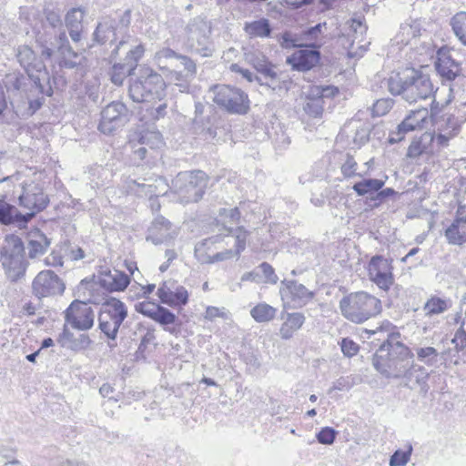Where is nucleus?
<instances>
[{
	"label": "nucleus",
	"mask_w": 466,
	"mask_h": 466,
	"mask_svg": "<svg viewBox=\"0 0 466 466\" xmlns=\"http://www.w3.org/2000/svg\"><path fill=\"white\" fill-rule=\"evenodd\" d=\"M178 234L177 227L162 216L154 218L148 228L147 240L155 245L166 243L174 239Z\"/></svg>",
	"instance_id": "412c9836"
},
{
	"label": "nucleus",
	"mask_w": 466,
	"mask_h": 466,
	"mask_svg": "<svg viewBox=\"0 0 466 466\" xmlns=\"http://www.w3.org/2000/svg\"><path fill=\"white\" fill-rule=\"evenodd\" d=\"M431 122V111L426 107H420L412 110L410 114L400 123L397 130L391 132L389 141L391 144L400 142L408 132L422 129L427 127Z\"/></svg>",
	"instance_id": "f8f14e48"
},
{
	"label": "nucleus",
	"mask_w": 466,
	"mask_h": 466,
	"mask_svg": "<svg viewBox=\"0 0 466 466\" xmlns=\"http://www.w3.org/2000/svg\"><path fill=\"white\" fill-rule=\"evenodd\" d=\"M138 141L150 149L160 148L164 145L162 135L155 129H146L138 135Z\"/></svg>",
	"instance_id": "ea45409f"
},
{
	"label": "nucleus",
	"mask_w": 466,
	"mask_h": 466,
	"mask_svg": "<svg viewBox=\"0 0 466 466\" xmlns=\"http://www.w3.org/2000/svg\"><path fill=\"white\" fill-rule=\"evenodd\" d=\"M127 317V306L119 299L111 298L102 305L100 309L99 329L109 339L115 340L118 329Z\"/></svg>",
	"instance_id": "6e6552de"
},
{
	"label": "nucleus",
	"mask_w": 466,
	"mask_h": 466,
	"mask_svg": "<svg viewBox=\"0 0 466 466\" xmlns=\"http://www.w3.org/2000/svg\"><path fill=\"white\" fill-rule=\"evenodd\" d=\"M27 250L30 258H35L47 250L50 239L38 228H33L27 233Z\"/></svg>",
	"instance_id": "7c9ffc66"
},
{
	"label": "nucleus",
	"mask_w": 466,
	"mask_h": 466,
	"mask_svg": "<svg viewBox=\"0 0 466 466\" xmlns=\"http://www.w3.org/2000/svg\"><path fill=\"white\" fill-rule=\"evenodd\" d=\"M174 288V283L170 281L164 282L162 286L158 288L157 296L162 303L167 304V302H172L169 294H172Z\"/></svg>",
	"instance_id": "338daca9"
},
{
	"label": "nucleus",
	"mask_w": 466,
	"mask_h": 466,
	"mask_svg": "<svg viewBox=\"0 0 466 466\" xmlns=\"http://www.w3.org/2000/svg\"><path fill=\"white\" fill-rule=\"evenodd\" d=\"M341 351L347 357H353L359 351V345L350 339H343L341 343Z\"/></svg>",
	"instance_id": "774afa93"
},
{
	"label": "nucleus",
	"mask_w": 466,
	"mask_h": 466,
	"mask_svg": "<svg viewBox=\"0 0 466 466\" xmlns=\"http://www.w3.org/2000/svg\"><path fill=\"white\" fill-rule=\"evenodd\" d=\"M435 68L438 74L449 81L455 79L461 71L460 63L456 62L450 51L441 48L437 52Z\"/></svg>",
	"instance_id": "a878e982"
},
{
	"label": "nucleus",
	"mask_w": 466,
	"mask_h": 466,
	"mask_svg": "<svg viewBox=\"0 0 466 466\" xmlns=\"http://www.w3.org/2000/svg\"><path fill=\"white\" fill-rule=\"evenodd\" d=\"M213 101L230 114L244 115L249 109L248 95L239 88L227 85H217L210 90Z\"/></svg>",
	"instance_id": "1a4fd4ad"
},
{
	"label": "nucleus",
	"mask_w": 466,
	"mask_h": 466,
	"mask_svg": "<svg viewBox=\"0 0 466 466\" xmlns=\"http://www.w3.org/2000/svg\"><path fill=\"white\" fill-rule=\"evenodd\" d=\"M384 184L385 182L381 179L365 178L355 183L352 188L358 196L362 197L379 191L383 187Z\"/></svg>",
	"instance_id": "58836bf2"
},
{
	"label": "nucleus",
	"mask_w": 466,
	"mask_h": 466,
	"mask_svg": "<svg viewBox=\"0 0 466 466\" xmlns=\"http://www.w3.org/2000/svg\"><path fill=\"white\" fill-rule=\"evenodd\" d=\"M358 162L355 157L347 153L341 158V166L340 170L341 174L345 178H350L353 177H364L368 174V170L365 172H358Z\"/></svg>",
	"instance_id": "79ce46f5"
},
{
	"label": "nucleus",
	"mask_w": 466,
	"mask_h": 466,
	"mask_svg": "<svg viewBox=\"0 0 466 466\" xmlns=\"http://www.w3.org/2000/svg\"><path fill=\"white\" fill-rule=\"evenodd\" d=\"M126 50L124 62L116 63L111 69V81L116 86H121L126 77L136 70L138 61L145 54L144 45H134Z\"/></svg>",
	"instance_id": "4468645a"
},
{
	"label": "nucleus",
	"mask_w": 466,
	"mask_h": 466,
	"mask_svg": "<svg viewBox=\"0 0 466 466\" xmlns=\"http://www.w3.org/2000/svg\"><path fill=\"white\" fill-rule=\"evenodd\" d=\"M387 85L390 94L401 96L410 104L431 97L434 92L428 75L409 67L392 72L387 79Z\"/></svg>",
	"instance_id": "f03ea898"
},
{
	"label": "nucleus",
	"mask_w": 466,
	"mask_h": 466,
	"mask_svg": "<svg viewBox=\"0 0 466 466\" xmlns=\"http://www.w3.org/2000/svg\"><path fill=\"white\" fill-rule=\"evenodd\" d=\"M36 41L42 45V55L46 57L52 56L54 47H56L63 54L66 51L68 54H73L75 58L77 57L76 54L69 46L66 34L62 28L56 29V32L50 31L46 35L38 32L36 34Z\"/></svg>",
	"instance_id": "aec40b11"
},
{
	"label": "nucleus",
	"mask_w": 466,
	"mask_h": 466,
	"mask_svg": "<svg viewBox=\"0 0 466 466\" xmlns=\"http://www.w3.org/2000/svg\"><path fill=\"white\" fill-rule=\"evenodd\" d=\"M178 60L180 61L181 65L184 66L185 70L187 71L185 75V79L183 80L185 84H178L177 85L180 86L183 88H187V82L188 81V78H193L197 72V66L195 62L189 58L187 56L180 55L178 56Z\"/></svg>",
	"instance_id": "8fccbe9b"
},
{
	"label": "nucleus",
	"mask_w": 466,
	"mask_h": 466,
	"mask_svg": "<svg viewBox=\"0 0 466 466\" xmlns=\"http://www.w3.org/2000/svg\"><path fill=\"white\" fill-rule=\"evenodd\" d=\"M129 96L137 103L161 101L166 96L162 76L148 66H141L137 78L129 86Z\"/></svg>",
	"instance_id": "20e7f679"
},
{
	"label": "nucleus",
	"mask_w": 466,
	"mask_h": 466,
	"mask_svg": "<svg viewBox=\"0 0 466 466\" xmlns=\"http://www.w3.org/2000/svg\"><path fill=\"white\" fill-rule=\"evenodd\" d=\"M426 150V146L422 144L421 139H413L408 147L407 157L415 158L420 156Z\"/></svg>",
	"instance_id": "69168bd1"
},
{
	"label": "nucleus",
	"mask_w": 466,
	"mask_h": 466,
	"mask_svg": "<svg viewBox=\"0 0 466 466\" xmlns=\"http://www.w3.org/2000/svg\"><path fill=\"white\" fill-rule=\"evenodd\" d=\"M370 128L369 124H364L361 127H358L353 138L354 143L360 147L369 141L370 138Z\"/></svg>",
	"instance_id": "680f3d73"
},
{
	"label": "nucleus",
	"mask_w": 466,
	"mask_h": 466,
	"mask_svg": "<svg viewBox=\"0 0 466 466\" xmlns=\"http://www.w3.org/2000/svg\"><path fill=\"white\" fill-rule=\"evenodd\" d=\"M417 358L427 366H434L437 362L438 351L433 347L418 348L416 350Z\"/></svg>",
	"instance_id": "de8ad7c7"
},
{
	"label": "nucleus",
	"mask_w": 466,
	"mask_h": 466,
	"mask_svg": "<svg viewBox=\"0 0 466 466\" xmlns=\"http://www.w3.org/2000/svg\"><path fill=\"white\" fill-rule=\"evenodd\" d=\"M453 33L461 44L466 46V12H459L451 19Z\"/></svg>",
	"instance_id": "37998d69"
},
{
	"label": "nucleus",
	"mask_w": 466,
	"mask_h": 466,
	"mask_svg": "<svg viewBox=\"0 0 466 466\" xmlns=\"http://www.w3.org/2000/svg\"><path fill=\"white\" fill-rule=\"evenodd\" d=\"M98 284L109 292L122 291L130 283V278L126 273L116 269H101L97 276Z\"/></svg>",
	"instance_id": "b1692460"
},
{
	"label": "nucleus",
	"mask_w": 466,
	"mask_h": 466,
	"mask_svg": "<svg viewBox=\"0 0 466 466\" xmlns=\"http://www.w3.org/2000/svg\"><path fill=\"white\" fill-rule=\"evenodd\" d=\"M264 276V282L276 284L279 280L272 266L268 262H262L258 268Z\"/></svg>",
	"instance_id": "052dcab7"
},
{
	"label": "nucleus",
	"mask_w": 466,
	"mask_h": 466,
	"mask_svg": "<svg viewBox=\"0 0 466 466\" xmlns=\"http://www.w3.org/2000/svg\"><path fill=\"white\" fill-rule=\"evenodd\" d=\"M65 320L75 329L88 330L94 326L95 312L87 303L74 300L65 311Z\"/></svg>",
	"instance_id": "ddd939ff"
},
{
	"label": "nucleus",
	"mask_w": 466,
	"mask_h": 466,
	"mask_svg": "<svg viewBox=\"0 0 466 466\" xmlns=\"http://www.w3.org/2000/svg\"><path fill=\"white\" fill-rule=\"evenodd\" d=\"M284 319L279 329V336L283 339H289L305 323L306 318L301 312H292L282 315Z\"/></svg>",
	"instance_id": "72a5a7b5"
},
{
	"label": "nucleus",
	"mask_w": 466,
	"mask_h": 466,
	"mask_svg": "<svg viewBox=\"0 0 466 466\" xmlns=\"http://www.w3.org/2000/svg\"><path fill=\"white\" fill-rule=\"evenodd\" d=\"M0 223L4 225L15 223L19 227H22L27 223V221L24 214L19 212L15 206L0 200Z\"/></svg>",
	"instance_id": "c9c22d12"
},
{
	"label": "nucleus",
	"mask_w": 466,
	"mask_h": 466,
	"mask_svg": "<svg viewBox=\"0 0 466 466\" xmlns=\"http://www.w3.org/2000/svg\"><path fill=\"white\" fill-rule=\"evenodd\" d=\"M208 186V177L201 170L180 172L172 180V189L182 204L198 202Z\"/></svg>",
	"instance_id": "39448f33"
},
{
	"label": "nucleus",
	"mask_w": 466,
	"mask_h": 466,
	"mask_svg": "<svg viewBox=\"0 0 466 466\" xmlns=\"http://www.w3.org/2000/svg\"><path fill=\"white\" fill-rule=\"evenodd\" d=\"M169 297L172 302H167V305L170 307L184 306L188 301V292L183 286L175 287Z\"/></svg>",
	"instance_id": "09e8293b"
},
{
	"label": "nucleus",
	"mask_w": 466,
	"mask_h": 466,
	"mask_svg": "<svg viewBox=\"0 0 466 466\" xmlns=\"http://www.w3.org/2000/svg\"><path fill=\"white\" fill-rule=\"evenodd\" d=\"M394 101L391 98L378 99L372 106L371 114L373 116H385L393 106Z\"/></svg>",
	"instance_id": "3c124183"
},
{
	"label": "nucleus",
	"mask_w": 466,
	"mask_h": 466,
	"mask_svg": "<svg viewBox=\"0 0 466 466\" xmlns=\"http://www.w3.org/2000/svg\"><path fill=\"white\" fill-rule=\"evenodd\" d=\"M303 109L309 116L319 117L324 110V100L321 97L310 96L309 90Z\"/></svg>",
	"instance_id": "a18cd8bd"
},
{
	"label": "nucleus",
	"mask_w": 466,
	"mask_h": 466,
	"mask_svg": "<svg viewBox=\"0 0 466 466\" xmlns=\"http://www.w3.org/2000/svg\"><path fill=\"white\" fill-rule=\"evenodd\" d=\"M412 451L411 445L405 451L398 450L396 451L390 459V466H405L410 459Z\"/></svg>",
	"instance_id": "5fc2aeb1"
},
{
	"label": "nucleus",
	"mask_w": 466,
	"mask_h": 466,
	"mask_svg": "<svg viewBox=\"0 0 466 466\" xmlns=\"http://www.w3.org/2000/svg\"><path fill=\"white\" fill-rule=\"evenodd\" d=\"M310 96L321 97H333L339 93V89L333 86H312L309 88Z\"/></svg>",
	"instance_id": "864d4df0"
},
{
	"label": "nucleus",
	"mask_w": 466,
	"mask_h": 466,
	"mask_svg": "<svg viewBox=\"0 0 466 466\" xmlns=\"http://www.w3.org/2000/svg\"><path fill=\"white\" fill-rule=\"evenodd\" d=\"M245 60L251 65L260 75L273 66L267 56L258 50H248L244 53Z\"/></svg>",
	"instance_id": "e433bc0d"
},
{
	"label": "nucleus",
	"mask_w": 466,
	"mask_h": 466,
	"mask_svg": "<svg viewBox=\"0 0 466 466\" xmlns=\"http://www.w3.org/2000/svg\"><path fill=\"white\" fill-rule=\"evenodd\" d=\"M413 353L400 341L394 342L388 335L387 339L380 345L372 358V364L377 371L386 378L399 379L412 376L414 371H420L421 379L417 383H426L429 373L424 367L414 365Z\"/></svg>",
	"instance_id": "f257e3e1"
},
{
	"label": "nucleus",
	"mask_w": 466,
	"mask_h": 466,
	"mask_svg": "<svg viewBox=\"0 0 466 466\" xmlns=\"http://www.w3.org/2000/svg\"><path fill=\"white\" fill-rule=\"evenodd\" d=\"M320 53L319 49L306 47L295 52L288 58V63L298 71H309L319 64Z\"/></svg>",
	"instance_id": "cd10ccee"
},
{
	"label": "nucleus",
	"mask_w": 466,
	"mask_h": 466,
	"mask_svg": "<svg viewBox=\"0 0 466 466\" xmlns=\"http://www.w3.org/2000/svg\"><path fill=\"white\" fill-rule=\"evenodd\" d=\"M27 78L23 75L14 74L8 76L7 85L8 88L16 91H24Z\"/></svg>",
	"instance_id": "e2e57ef3"
},
{
	"label": "nucleus",
	"mask_w": 466,
	"mask_h": 466,
	"mask_svg": "<svg viewBox=\"0 0 466 466\" xmlns=\"http://www.w3.org/2000/svg\"><path fill=\"white\" fill-rule=\"evenodd\" d=\"M135 309L138 313L153 319L162 326H165V330L174 333L175 329H170L168 326L176 322L177 316L168 309L152 301L139 302L136 304Z\"/></svg>",
	"instance_id": "6ab92c4d"
},
{
	"label": "nucleus",
	"mask_w": 466,
	"mask_h": 466,
	"mask_svg": "<svg viewBox=\"0 0 466 466\" xmlns=\"http://www.w3.org/2000/svg\"><path fill=\"white\" fill-rule=\"evenodd\" d=\"M391 260L382 256L372 257L368 264L370 279L380 289L388 290L394 282Z\"/></svg>",
	"instance_id": "dca6fc26"
},
{
	"label": "nucleus",
	"mask_w": 466,
	"mask_h": 466,
	"mask_svg": "<svg viewBox=\"0 0 466 466\" xmlns=\"http://www.w3.org/2000/svg\"><path fill=\"white\" fill-rule=\"evenodd\" d=\"M131 22V11L126 10L116 23L117 30L121 31V40L116 45L111 52V56L116 58L121 49L131 48L134 45H143L136 37L128 34V26Z\"/></svg>",
	"instance_id": "c85d7f7f"
},
{
	"label": "nucleus",
	"mask_w": 466,
	"mask_h": 466,
	"mask_svg": "<svg viewBox=\"0 0 466 466\" xmlns=\"http://www.w3.org/2000/svg\"><path fill=\"white\" fill-rule=\"evenodd\" d=\"M258 81L276 92H288L292 85L289 76L286 72L279 70L274 65L266 70Z\"/></svg>",
	"instance_id": "393cba45"
},
{
	"label": "nucleus",
	"mask_w": 466,
	"mask_h": 466,
	"mask_svg": "<svg viewBox=\"0 0 466 466\" xmlns=\"http://www.w3.org/2000/svg\"><path fill=\"white\" fill-rule=\"evenodd\" d=\"M16 56L35 88L44 93L43 82L49 79L44 62L35 56V52L28 46H19Z\"/></svg>",
	"instance_id": "9b49d317"
},
{
	"label": "nucleus",
	"mask_w": 466,
	"mask_h": 466,
	"mask_svg": "<svg viewBox=\"0 0 466 466\" xmlns=\"http://www.w3.org/2000/svg\"><path fill=\"white\" fill-rule=\"evenodd\" d=\"M128 121V109L119 101L108 104L101 112L99 130L104 134H110Z\"/></svg>",
	"instance_id": "2eb2a0df"
},
{
	"label": "nucleus",
	"mask_w": 466,
	"mask_h": 466,
	"mask_svg": "<svg viewBox=\"0 0 466 466\" xmlns=\"http://www.w3.org/2000/svg\"><path fill=\"white\" fill-rule=\"evenodd\" d=\"M279 46L284 49L295 47H305L302 33H293L291 31L283 32L279 38Z\"/></svg>",
	"instance_id": "c03bdc74"
},
{
	"label": "nucleus",
	"mask_w": 466,
	"mask_h": 466,
	"mask_svg": "<svg viewBox=\"0 0 466 466\" xmlns=\"http://www.w3.org/2000/svg\"><path fill=\"white\" fill-rule=\"evenodd\" d=\"M243 31L250 39H264L271 36L272 26L268 18L261 17L257 20L246 21L243 25Z\"/></svg>",
	"instance_id": "473e14b6"
},
{
	"label": "nucleus",
	"mask_w": 466,
	"mask_h": 466,
	"mask_svg": "<svg viewBox=\"0 0 466 466\" xmlns=\"http://www.w3.org/2000/svg\"><path fill=\"white\" fill-rule=\"evenodd\" d=\"M129 146L133 151V160L137 165H139L138 161H142L146 158L147 154V147L141 144L138 140L135 142L134 140L129 141Z\"/></svg>",
	"instance_id": "4d7b16f0"
},
{
	"label": "nucleus",
	"mask_w": 466,
	"mask_h": 466,
	"mask_svg": "<svg viewBox=\"0 0 466 466\" xmlns=\"http://www.w3.org/2000/svg\"><path fill=\"white\" fill-rule=\"evenodd\" d=\"M129 188L134 190V187H137L136 192L137 194H144L145 196H149L150 198L155 194V187L150 184L141 183L136 179L130 178L127 182Z\"/></svg>",
	"instance_id": "13d9d810"
},
{
	"label": "nucleus",
	"mask_w": 466,
	"mask_h": 466,
	"mask_svg": "<svg viewBox=\"0 0 466 466\" xmlns=\"http://www.w3.org/2000/svg\"><path fill=\"white\" fill-rule=\"evenodd\" d=\"M444 237L450 245L462 246L466 243V206L460 204L455 218L444 231Z\"/></svg>",
	"instance_id": "4be33fe9"
},
{
	"label": "nucleus",
	"mask_w": 466,
	"mask_h": 466,
	"mask_svg": "<svg viewBox=\"0 0 466 466\" xmlns=\"http://www.w3.org/2000/svg\"><path fill=\"white\" fill-rule=\"evenodd\" d=\"M226 230L228 231V236L230 235L235 238V249H227L223 252H218L212 257V258L208 260L209 263L228 259L234 256L238 257L241 252L245 250L247 238L249 235L248 231L246 230L243 227H238L235 229L226 228Z\"/></svg>",
	"instance_id": "bb28decb"
},
{
	"label": "nucleus",
	"mask_w": 466,
	"mask_h": 466,
	"mask_svg": "<svg viewBox=\"0 0 466 466\" xmlns=\"http://www.w3.org/2000/svg\"><path fill=\"white\" fill-rule=\"evenodd\" d=\"M441 109L439 103L433 100L431 106V123L437 128L436 143L444 147L448 146L450 139L459 134L461 126L465 119L463 116H455L453 114L448 113L439 116Z\"/></svg>",
	"instance_id": "9d476101"
},
{
	"label": "nucleus",
	"mask_w": 466,
	"mask_h": 466,
	"mask_svg": "<svg viewBox=\"0 0 466 466\" xmlns=\"http://www.w3.org/2000/svg\"><path fill=\"white\" fill-rule=\"evenodd\" d=\"M20 205L29 211L24 214L28 222L37 212H40L48 204L47 196L36 186L31 189H25L19 197Z\"/></svg>",
	"instance_id": "5701e85b"
},
{
	"label": "nucleus",
	"mask_w": 466,
	"mask_h": 466,
	"mask_svg": "<svg viewBox=\"0 0 466 466\" xmlns=\"http://www.w3.org/2000/svg\"><path fill=\"white\" fill-rule=\"evenodd\" d=\"M337 431L330 427L322 428L317 434V440L321 444L330 445L336 439Z\"/></svg>",
	"instance_id": "bf43d9fd"
},
{
	"label": "nucleus",
	"mask_w": 466,
	"mask_h": 466,
	"mask_svg": "<svg viewBox=\"0 0 466 466\" xmlns=\"http://www.w3.org/2000/svg\"><path fill=\"white\" fill-rule=\"evenodd\" d=\"M1 261L11 281H16L25 275L27 262L25 258L24 243L19 237L6 236L1 250Z\"/></svg>",
	"instance_id": "0eeeda50"
},
{
	"label": "nucleus",
	"mask_w": 466,
	"mask_h": 466,
	"mask_svg": "<svg viewBox=\"0 0 466 466\" xmlns=\"http://www.w3.org/2000/svg\"><path fill=\"white\" fill-rule=\"evenodd\" d=\"M283 302L292 304L293 308H301L309 302L314 293L309 290L303 284L296 280H283L279 289Z\"/></svg>",
	"instance_id": "a211bd4d"
},
{
	"label": "nucleus",
	"mask_w": 466,
	"mask_h": 466,
	"mask_svg": "<svg viewBox=\"0 0 466 466\" xmlns=\"http://www.w3.org/2000/svg\"><path fill=\"white\" fill-rule=\"evenodd\" d=\"M58 342L63 348L73 351H80L87 349L92 340L86 334H80L78 337H75L65 325L62 333L58 337Z\"/></svg>",
	"instance_id": "2f4dec72"
},
{
	"label": "nucleus",
	"mask_w": 466,
	"mask_h": 466,
	"mask_svg": "<svg viewBox=\"0 0 466 466\" xmlns=\"http://www.w3.org/2000/svg\"><path fill=\"white\" fill-rule=\"evenodd\" d=\"M451 307L450 299H442L437 296L430 298L423 307L425 315L432 316L445 312Z\"/></svg>",
	"instance_id": "4c0bfd02"
},
{
	"label": "nucleus",
	"mask_w": 466,
	"mask_h": 466,
	"mask_svg": "<svg viewBox=\"0 0 466 466\" xmlns=\"http://www.w3.org/2000/svg\"><path fill=\"white\" fill-rule=\"evenodd\" d=\"M32 289L33 293L40 299L62 294L65 284L53 271L43 270L34 279Z\"/></svg>",
	"instance_id": "f3484780"
},
{
	"label": "nucleus",
	"mask_w": 466,
	"mask_h": 466,
	"mask_svg": "<svg viewBox=\"0 0 466 466\" xmlns=\"http://www.w3.org/2000/svg\"><path fill=\"white\" fill-rule=\"evenodd\" d=\"M63 26L61 16L56 12H48L46 14V21L44 24L45 32L42 35H46L48 32H56V29H61Z\"/></svg>",
	"instance_id": "603ef678"
},
{
	"label": "nucleus",
	"mask_w": 466,
	"mask_h": 466,
	"mask_svg": "<svg viewBox=\"0 0 466 466\" xmlns=\"http://www.w3.org/2000/svg\"><path fill=\"white\" fill-rule=\"evenodd\" d=\"M83 13L80 9H72L66 15V26L67 29L82 28Z\"/></svg>",
	"instance_id": "6e6d98bb"
},
{
	"label": "nucleus",
	"mask_w": 466,
	"mask_h": 466,
	"mask_svg": "<svg viewBox=\"0 0 466 466\" xmlns=\"http://www.w3.org/2000/svg\"><path fill=\"white\" fill-rule=\"evenodd\" d=\"M381 309L380 300L364 291L350 293L339 301L341 315L356 324H361L379 315Z\"/></svg>",
	"instance_id": "7ed1b4c3"
},
{
	"label": "nucleus",
	"mask_w": 466,
	"mask_h": 466,
	"mask_svg": "<svg viewBox=\"0 0 466 466\" xmlns=\"http://www.w3.org/2000/svg\"><path fill=\"white\" fill-rule=\"evenodd\" d=\"M179 56L180 55L175 52L173 49L169 47H164L155 54L154 60L160 69H165L167 68L168 62H171L173 59L178 60Z\"/></svg>",
	"instance_id": "49530a36"
},
{
	"label": "nucleus",
	"mask_w": 466,
	"mask_h": 466,
	"mask_svg": "<svg viewBox=\"0 0 466 466\" xmlns=\"http://www.w3.org/2000/svg\"><path fill=\"white\" fill-rule=\"evenodd\" d=\"M451 342L455 345L457 352H460L466 348V330L463 328V324L455 332Z\"/></svg>",
	"instance_id": "0e129e2a"
},
{
	"label": "nucleus",
	"mask_w": 466,
	"mask_h": 466,
	"mask_svg": "<svg viewBox=\"0 0 466 466\" xmlns=\"http://www.w3.org/2000/svg\"><path fill=\"white\" fill-rule=\"evenodd\" d=\"M276 313L277 309L267 303H258L250 310L251 317L259 323L272 320Z\"/></svg>",
	"instance_id": "a19ab883"
},
{
	"label": "nucleus",
	"mask_w": 466,
	"mask_h": 466,
	"mask_svg": "<svg viewBox=\"0 0 466 466\" xmlns=\"http://www.w3.org/2000/svg\"><path fill=\"white\" fill-rule=\"evenodd\" d=\"M185 44L191 52L204 57L211 56L214 43L210 23L200 16L192 18L185 27Z\"/></svg>",
	"instance_id": "423d86ee"
},
{
	"label": "nucleus",
	"mask_w": 466,
	"mask_h": 466,
	"mask_svg": "<svg viewBox=\"0 0 466 466\" xmlns=\"http://www.w3.org/2000/svg\"><path fill=\"white\" fill-rule=\"evenodd\" d=\"M326 23H319L301 31L305 47L319 49L324 44L323 28L326 29Z\"/></svg>",
	"instance_id": "f704fd0d"
},
{
	"label": "nucleus",
	"mask_w": 466,
	"mask_h": 466,
	"mask_svg": "<svg viewBox=\"0 0 466 466\" xmlns=\"http://www.w3.org/2000/svg\"><path fill=\"white\" fill-rule=\"evenodd\" d=\"M120 34L121 31L117 30L116 22L112 18L106 17L98 23L94 32V40L100 45L106 43L112 45L121 40Z\"/></svg>",
	"instance_id": "c756f323"
}]
</instances>
